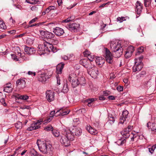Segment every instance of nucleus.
Masks as SVG:
<instances>
[{
	"instance_id": "obj_1",
	"label": "nucleus",
	"mask_w": 156,
	"mask_h": 156,
	"mask_svg": "<svg viewBox=\"0 0 156 156\" xmlns=\"http://www.w3.org/2000/svg\"><path fill=\"white\" fill-rule=\"evenodd\" d=\"M59 140L61 143L66 147L70 145V140H73V137L71 131L67 128L64 129L61 136H59Z\"/></svg>"
},
{
	"instance_id": "obj_2",
	"label": "nucleus",
	"mask_w": 156,
	"mask_h": 156,
	"mask_svg": "<svg viewBox=\"0 0 156 156\" xmlns=\"http://www.w3.org/2000/svg\"><path fill=\"white\" fill-rule=\"evenodd\" d=\"M68 80L71 84L72 87L74 88L79 84L83 85L86 83L85 78L84 77H78L77 75L74 73H71L68 77Z\"/></svg>"
},
{
	"instance_id": "obj_3",
	"label": "nucleus",
	"mask_w": 156,
	"mask_h": 156,
	"mask_svg": "<svg viewBox=\"0 0 156 156\" xmlns=\"http://www.w3.org/2000/svg\"><path fill=\"white\" fill-rule=\"evenodd\" d=\"M133 126H129L127 128H125L121 132L122 137L118 139L116 142L119 145H122L125 144L126 142V139L128 138L130 134L129 132L133 129Z\"/></svg>"
},
{
	"instance_id": "obj_4",
	"label": "nucleus",
	"mask_w": 156,
	"mask_h": 156,
	"mask_svg": "<svg viewBox=\"0 0 156 156\" xmlns=\"http://www.w3.org/2000/svg\"><path fill=\"white\" fill-rule=\"evenodd\" d=\"M110 47L115 57L119 58L122 55L123 48L121 44L111 41L110 44Z\"/></svg>"
},
{
	"instance_id": "obj_5",
	"label": "nucleus",
	"mask_w": 156,
	"mask_h": 156,
	"mask_svg": "<svg viewBox=\"0 0 156 156\" xmlns=\"http://www.w3.org/2000/svg\"><path fill=\"white\" fill-rule=\"evenodd\" d=\"M37 144L39 150L43 154H47L48 151H51V146L48 145L46 141L38 140Z\"/></svg>"
},
{
	"instance_id": "obj_6",
	"label": "nucleus",
	"mask_w": 156,
	"mask_h": 156,
	"mask_svg": "<svg viewBox=\"0 0 156 156\" xmlns=\"http://www.w3.org/2000/svg\"><path fill=\"white\" fill-rule=\"evenodd\" d=\"M143 58V55H141L139 57L135 59L134 65L133 67V72L139 71L143 68L144 65L142 60Z\"/></svg>"
},
{
	"instance_id": "obj_7",
	"label": "nucleus",
	"mask_w": 156,
	"mask_h": 156,
	"mask_svg": "<svg viewBox=\"0 0 156 156\" xmlns=\"http://www.w3.org/2000/svg\"><path fill=\"white\" fill-rule=\"evenodd\" d=\"M44 51L51 52L52 51L54 53L57 51L56 47H55L53 45L50 43L45 41L44 43Z\"/></svg>"
},
{
	"instance_id": "obj_8",
	"label": "nucleus",
	"mask_w": 156,
	"mask_h": 156,
	"mask_svg": "<svg viewBox=\"0 0 156 156\" xmlns=\"http://www.w3.org/2000/svg\"><path fill=\"white\" fill-rule=\"evenodd\" d=\"M93 66L92 65V66ZM88 73L92 77L96 78L99 73L98 69L95 67H92V68L87 69Z\"/></svg>"
},
{
	"instance_id": "obj_9",
	"label": "nucleus",
	"mask_w": 156,
	"mask_h": 156,
	"mask_svg": "<svg viewBox=\"0 0 156 156\" xmlns=\"http://www.w3.org/2000/svg\"><path fill=\"white\" fill-rule=\"evenodd\" d=\"M42 122V121L41 120L34 122L30 126L27 128V130L28 131H32L39 128L41 127L40 125Z\"/></svg>"
},
{
	"instance_id": "obj_10",
	"label": "nucleus",
	"mask_w": 156,
	"mask_h": 156,
	"mask_svg": "<svg viewBox=\"0 0 156 156\" xmlns=\"http://www.w3.org/2000/svg\"><path fill=\"white\" fill-rule=\"evenodd\" d=\"M105 58L107 62L109 64H112L113 62V56L111 53L107 48L105 49Z\"/></svg>"
},
{
	"instance_id": "obj_11",
	"label": "nucleus",
	"mask_w": 156,
	"mask_h": 156,
	"mask_svg": "<svg viewBox=\"0 0 156 156\" xmlns=\"http://www.w3.org/2000/svg\"><path fill=\"white\" fill-rule=\"evenodd\" d=\"M51 74L48 75L47 73L39 72L37 74L38 80L41 82H44L46 81L47 79L49 78L51 76Z\"/></svg>"
},
{
	"instance_id": "obj_12",
	"label": "nucleus",
	"mask_w": 156,
	"mask_h": 156,
	"mask_svg": "<svg viewBox=\"0 0 156 156\" xmlns=\"http://www.w3.org/2000/svg\"><path fill=\"white\" fill-rule=\"evenodd\" d=\"M80 63L87 69L92 68V64L87 59L85 58L81 59L80 61Z\"/></svg>"
},
{
	"instance_id": "obj_13",
	"label": "nucleus",
	"mask_w": 156,
	"mask_h": 156,
	"mask_svg": "<svg viewBox=\"0 0 156 156\" xmlns=\"http://www.w3.org/2000/svg\"><path fill=\"white\" fill-rule=\"evenodd\" d=\"M55 94L54 92L51 91V90H48L46 92V99L49 102L54 101L55 99Z\"/></svg>"
},
{
	"instance_id": "obj_14",
	"label": "nucleus",
	"mask_w": 156,
	"mask_h": 156,
	"mask_svg": "<svg viewBox=\"0 0 156 156\" xmlns=\"http://www.w3.org/2000/svg\"><path fill=\"white\" fill-rule=\"evenodd\" d=\"M79 26V24L76 23H73L69 25L67 24L66 27L70 30H73L75 32L77 31Z\"/></svg>"
},
{
	"instance_id": "obj_15",
	"label": "nucleus",
	"mask_w": 156,
	"mask_h": 156,
	"mask_svg": "<svg viewBox=\"0 0 156 156\" xmlns=\"http://www.w3.org/2000/svg\"><path fill=\"white\" fill-rule=\"evenodd\" d=\"M129 114L128 112L126 110H124L122 112V115L120 118L119 123L123 124L126 119L127 118Z\"/></svg>"
},
{
	"instance_id": "obj_16",
	"label": "nucleus",
	"mask_w": 156,
	"mask_h": 156,
	"mask_svg": "<svg viewBox=\"0 0 156 156\" xmlns=\"http://www.w3.org/2000/svg\"><path fill=\"white\" fill-rule=\"evenodd\" d=\"M143 9V4L139 1H137L136 4L135 10L137 14L140 15Z\"/></svg>"
},
{
	"instance_id": "obj_17",
	"label": "nucleus",
	"mask_w": 156,
	"mask_h": 156,
	"mask_svg": "<svg viewBox=\"0 0 156 156\" xmlns=\"http://www.w3.org/2000/svg\"><path fill=\"white\" fill-rule=\"evenodd\" d=\"M82 133V129L79 127L74 128L72 131H71V133L72 134L73 137L74 135L76 136H80Z\"/></svg>"
},
{
	"instance_id": "obj_18",
	"label": "nucleus",
	"mask_w": 156,
	"mask_h": 156,
	"mask_svg": "<svg viewBox=\"0 0 156 156\" xmlns=\"http://www.w3.org/2000/svg\"><path fill=\"white\" fill-rule=\"evenodd\" d=\"M134 51V47L133 46L128 47L127 50L125 51V57L126 58L130 57Z\"/></svg>"
},
{
	"instance_id": "obj_19",
	"label": "nucleus",
	"mask_w": 156,
	"mask_h": 156,
	"mask_svg": "<svg viewBox=\"0 0 156 156\" xmlns=\"http://www.w3.org/2000/svg\"><path fill=\"white\" fill-rule=\"evenodd\" d=\"M53 32L56 35L58 36L62 35L64 33V30L59 27H56L53 29Z\"/></svg>"
},
{
	"instance_id": "obj_20",
	"label": "nucleus",
	"mask_w": 156,
	"mask_h": 156,
	"mask_svg": "<svg viewBox=\"0 0 156 156\" xmlns=\"http://www.w3.org/2000/svg\"><path fill=\"white\" fill-rule=\"evenodd\" d=\"M24 51L28 55H31L36 52L35 50L31 47H27L26 45H24Z\"/></svg>"
},
{
	"instance_id": "obj_21",
	"label": "nucleus",
	"mask_w": 156,
	"mask_h": 156,
	"mask_svg": "<svg viewBox=\"0 0 156 156\" xmlns=\"http://www.w3.org/2000/svg\"><path fill=\"white\" fill-rule=\"evenodd\" d=\"M151 122H152L151 125L150 126V128L152 131L156 132V117H152Z\"/></svg>"
},
{
	"instance_id": "obj_22",
	"label": "nucleus",
	"mask_w": 156,
	"mask_h": 156,
	"mask_svg": "<svg viewBox=\"0 0 156 156\" xmlns=\"http://www.w3.org/2000/svg\"><path fill=\"white\" fill-rule=\"evenodd\" d=\"M16 84L18 86L21 88L25 87L26 82L23 79H19L16 81Z\"/></svg>"
},
{
	"instance_id": "obj_23",
	"label": "nucleus",
	"mask_w": 156,
	"mask_h": 156,
	"mask_svg": "<svg viewBox=\"0 0 156 156\" xmlns=\"http://www.w3.org/2000/svg\"><path fill=\"white\" fill-rule=\"evenodd\" d=\"M65 64L60 63L57 66L56 68V73L57 74H61L62 73V70Z\"/></svg>"
},
{
	"instance_id": "obj_24",
	"label": "nucleus",
	"mask_w": 156,
	"mask_h": 156,
	"mask_svg": "<svg viewBox=\"0 0 156 156\" xmlns=\"http://www.w3.org/2000/svg\"><path fill=\"white\" fill-rule=\"evenodd\" d=\"M86 129L89 132L93 135H96L98 133L97 130L93 128L90 126H87L86 128Z\"/></svg>"
},
{
	"instance_id": "obj_25",
	"label": "nucleus",
	"mask_w": 156,
	"mask_h": 156,
	"mask_svg": "<svg viewBox=\"0 0 156 156\" xmlns=\"http://www.w3.org/2000/svg\"><path fill=\"white\" fill-rule=\"evenodd\" d=\"M115 121V118L112 114H109L108 115V122L111 124H113Z\"/></svg>"
},
{
	"instance_id": "obj_26",
	"label": "nucleus",
	"mask_w": 156,
	"mask_h": 156,
	"mask_svg": "<svg viewBox=\"0 0 156 156\" xmlns=\"http://www.w3.org/2000/svg\"><path fill=\"white\" fill-rule=\"evenodd\" d=\"M5 97L2 93L0 92V102L5 106L6 105V103L5 101Z\"/></svg>"
},
{
	"instance_id": "obj_27",
	"label": "nucleus",
	"mask_w": 156,
	"mask_h": 156,
	"mask_svg": "<svg viewBox=\"0 0 156 156\" xmlns=\"http://www.w3.org/2000/svg\"><path fill=\"white\" fill-rule=\"evenodd\" d=\"M55 37V34L52 33L47 31L46 34L45 38L51 40Z\"/></svg>"
},
{
	"instance_id": "obj_28",
	"label": "nucleus",
	"mask_w": 156,
	"mask_h": 156,
	"mask_svg": "<svg viewBox=\"0 0 156 156\" xmlns=\"http://www.w3.org/2000/svg\"><path fill=\"white\" fill-rule=\"evenodd\" d=\"M58 112H60L61 116H63L68 114L69 112V111L63 109H60L57 111V113Z\"/></svg>"
},
{
	"instance_id": "obj_29",
	"label": "nucleus",
	"mask_w": 156,
	"mask_h": 156,
	"mask_svg": "<svg viewBox=\"0 0 156 156\" xmlns=\"http://www.w3.org/2000/svg\"><path fill=\"white\" fill-rule=\"evenodd\" d=\"M3 91L7 93L10 92V86L9 83H6L4 85Z\"/></svg>"
},
{
	"instance_id": "obj_30",
	"label": "nucleus",
	"mask_w": 156,
	"mask_h": 156,
	"mask_svg": "<svg viewBox=\"0 0 156 156\" xmlns=\"http://www.w3.org/2000/svg\"><path fill=\"white\" fill-rule=\"evenodd\" d=\"M26 2L27 3L31 4H35L40 3V1L37 0H26Z\"/></svg>"
},
{
	"instance_id": "obj_31",
	"label": "nucleus",
	"mask_w": 156,
	"mask_h": 156,
	"mask_svg": "<svg viewBox=\"0 0 156 156\" xmlns=\"http://www.w3.org/2000/svg\"><path fill=\"white\" fill-rule=\"evenodd\" d=\"M95 101V99L93 98H89L85 101L86 102L88 103V106L89 107L91 106V104Z\"/></svg>"
},
{
	"instance_id": "obj_32",
	"label": "nucleus",
	"mask_w": 156,
	"mask_h": 156,
	"mask_svg": "<svg viewBox=\"0 0 156 156\" xmlns=\"http://www.w3.org/2000/svg\"><path fill=\"white\" fill-rule=\"evenodd\" d=\"M6 28V27L2 21L0 20V31L3 30Z\"/></svg>"
},
{
	"instance_id": "obj_33",
	"label": "nucleus",
	"mask_w": 156,
	"mask_h": 156,
	"mask_svg": "<svg viewBox=\"0 0 156 156\" xmlns=\"http://www.w3.org/2000/svg\"><path fill=\"white\" fill-rule=\"evenodd\" d=\"M146 74V72L145 71H142L140 73L137 75L136 76V79H140L141 77H143Z\"/></svg>"
},
{
	"instance_id": "obj_34",
	"label": "nucleus",
	"mask_w": 156,
	"mask_h": 156,
	"mask_svg": "<svg viewBox=\"0 0 156 156\" xmlns=\"http://www.w3.org/2000/svg\"><path fill=\"white\" fill-rule=\"evenodd\" d=\"M52 133L53 135L55 137H58L59 138V136H61L60 135L59 132L56 130H52Z\"/></svg>"
},
{
	"instance_id": "obj_35",
	"label": "nucleus",
	"mask_w": 156,
	"mask_h": 156,
	"mask_svg": "<svg viewBox=\"0 0 156 156\" xmlns=\"http://www.w3.org/2000/svg\"><path fill=\"white\" fill-rule=\"evenodd\" d=\"M104 60L102 59L101 58H96V62L97 64L98 65H101L103 64L104 62Z\"/></svg>"
},
{
	"instance_id": "obj_36",
	"label": "nucleus",
	"mask_w": 156,
	"mask_h": 156,
	"mask_svg": "<svg viewBox=\"0 0 156 156\" xmlns=\"http://www.w3.org/2000/svg\"><path fill=\"white\" fill-rule=\"evenodd\" d=\"M156 148V144L153 145L151 147L148 148L149 152L152 154L154 152L155 149Z\"/></svg>"
},
{
	"instance_id": "obj_37",
	"label": "nucleus",
	"mask_w": 156,
	"mask_h": 156,
	"mask_svg": "<svg viewBox=\"0 0 156 156\" xmlns=\"http://www.w3.org/2000/svg\"><path fill=\"white\" fill-rule=\"evenodd\" d=\"M69 89L68 87V85L67 83H66L63 88L62 90V92L64 93H67L69 91Z\"/></svg>"
},
{
	"instance_id": "obj_38",
	"label": "nucleus",
	"mask_w": 156,
	"mask_h": 156,
	"mask_svg": "<svg viewBox=\"0 0 156 156\" xmlns=\"http://www.w3.org/2000/svg\"><path fill=\"white\" fill-rule=\"evenodd\" d=\"M143 86L147 88L149 87L151 85V83L150 81H145L143 84Z\"/></svg>"
},
{
	"instance_id": "obj_39",
	"label": "nucleus",
	"mask_w": 156,
	"mask_h": 156,
	"mask_svg": "<svg viewBox=\"0 0 156 156\" xmlns=\"http://www.w3.org/2000/svg\"><path fill=\"white\" fill-rule=\"evenodd\" d=\"M22 122L18 121L15 124V126L17 129H20L22 128Z\"/></svg>"
},
{
	"instance_id": "obj_40",
	"label": "nucleus",
	"mask_w": 156,
	"mask_h": 156,
	"mask_svg": "<svg viewBox=\"0 0 156 156\" xmlns=\"http://www.w3.org/2000/svg\"><path fill=\"white\" fill-rule=\"evenodd\" d=\"M19 97H20V95L17 94H15L11 96L12 99H15V101L16 102H17V100L19 99Z\"/></svg>"
},
{
	"instance_id": "obj_41",
	"label": "nucleus",
	"mask_w": 156,
	"mask_h": 156,
	"mask_svg": "<svg viewBox=\"0 0 156 156\" xmlns=\"http://www.w3.org/2000/svg\"><path fill=\"white\" fill-rule=\"evenodd\" d=\"M51 40L52 43L55 45H57L59 43L58 39L56 38L55 36L54 37V38H53Z\"/></svg>"
},
{
	"instance_id": "obj_42",
	"label": "nucleus",
	"mask_w": 156,
	"mask_h": 156,
	"mask_svg": "<svg viewBox=\"0 0 156 156\" xmlns=\"http://www.w3.org/2000/svg\"><path fill=\"white\" fill-rule=\"evenodd\" d=\"M151 2V0H144V4L145 7H148L149 6Z\"/></svg>"
},
{
	"instance_id": "obj_43",
	"label": "nucleus",
	"mask_w": 156,
	"mask_h": 156,
	"mask_svg": "<svg viewBox=\"0 0 156 156\" xmlns=\"http://www.w3.org/2000/svg\"><path fill=\"white\" fill-rule=\"evenodd\" d=\"M30 154L31 156H37V152L34 149L31 150L30 152Z\"/></svg>"
},
{
	"instance_id": "obj_44",
	"label": "nucleus",
	"mask_w": 156,
	"mask_h": 156,
	"mask_svg": "<svg viewBox=\"0 0 156 156\" xmlns=\"http://www.w3.org/2000/svg\"><path fill=\"white\" fill-rule=\"evenodd\" d=\"M126 20V18L124 17H118L116 20L117 22H119L120 23H122L123 21Z\"/></svg>"
},
{
	"instance_id": "obj_45",
	"label": "nucleus",
	"mask_w": 156,
	"mask_h": 156,
	"mask_svg": "<svg viewBox=\"0 0 156 156\" xmlns=\"http://www.w3.org/2000/svg\"><path fill=\"white\" fill-rule=\"evenodd\" d=\"M19 99L23 100H27L29 97L27 95H20L19 97Z\"/></svg>"
},
{
	"instance_id": "obj_46",
	"label": "nucleus",
	"mask_w": 156,
	"mask_h": 156,
	"mask_svg": "<svg viewBox=\"0 0 156 156\" xmlns=\"http://www.w3.org/2000/svg\"><path fill=\"white\" fill-rule=\"evenodd\" d=\"M45 130L47 131H49L51 130L52 131V130H53V127L51 125H49L45 127L44 128Z\"/></svg>"
},
{
	"instance_id": "obj_47",
	"label": "nucleus",
	"mask_w": 156,
	"mask_h": 156,
	"mask_svg": "<svg viewBox=\"0 0 156 156\" xmlns=\"http://www.w3.org/2000/svg\"><path fill=\"white\" fill-rule=\"evenodd\" d=\"M73 124L75 126H76L80 123V121L79 119H74L73 120Z\"/></svg>"
},
{
	"instance_id": "obj_48",
	"label": "nucleus",
	"mask_w": 156,
	"mask_h": 156,
	"mask_svg": "<svg viewBox=\"0 0 156 156\" xmlns=\"http://www.w3.org/2000/svg\"><path fill=\"white\" fill-rule=\"evenodd\" d=\"M88 58L89 60V61H90V62L91 61H92L94 59V56L92 55L91 53L90 55H89L87 57Z\"/></svg>"
},
{
	"instance_id": "obj_49",
	"label": "nucleus",
	"mask_w": 156,
	"mask_h": 156,
	"mask_svg": "<svg viewBox=\"0 0 156 156\" xmlns=\"http://www.w3.org/2000/svg\"><path fill=\"white\" fill-rule=\"evenodd\" d=\"M53 118H52V117H51L50 116L48 117L46 119H45L44 121V124H45V123H47L48 122H50V121H51L52 120Z\"/></svg>"
},
{
	"instance_id": "obj_50",
	"label": "nucleus",
	"mask_w": 156,
	"mask_h": 156,
	"mask_svg": "<svg viewBox=\"0 0 156 156\" xmlns=\"http://www.w3.org/2000/svg\"><path fill=\"white\" fill-rule=\"evenodd\" d=\"M13 61L16 62L18 60V59L17 58V56L14 54H11V55Z\"/></svg>"
},
{
	"instance_id": "obj_51",
	"label": "nucleus",
	"mask_w": 156,
	"mask_h": 156,
	"mask_svg": "<svg viewBox=\"0 0 156 156\" xmlns=\"http://www.w3.org/2000/svg\"><path fill=\"white\" fill-rule=\"evenodd\" d=\"M25 34L23 33L20 34L19 35H16L14 36V37H12L10 36V38H12V39H15L18 37H22L23 36L25 35Z\"/></svg>"
},
{
	"instance_id": "obj_52",
	"label": "nucleus",
	"mask_w": 156,
	"mask_h": 156,
	"mask_svg": "<svg viewBox=\"0 0 156 156\" xmlns=\"http://www.w3.org/2000/svg\"><path fill=\"white\" fill-rule=\"evenodd\" d=\"M91 53L87 50H86L83 52V54L85 57H87Z\"/></svg>"
},
{
	"instance_id": "obj_53",
	"label": "nucleus",
	"mask_w": 156,
	"mask_h": 156,
	"mask_svg": "<svg viewBox=\"0 0 156 156\" xmlns=\"http://www.w3.org/2000/svg\"><path fill=\"white\" fill-rule=\"evenodd\" d=\"M47 32V31H45L44 30H41L40 31V34L41 36L44 37L45 38L46 37V34Z\"/></svg>"
},
{
	"instance_id": "obj_54",
	"label": "nucleus",
	"mask_w": 156,
	"mask_h": 156,
	"mask_svg": "<svg viewBox=\"0 0 156 156\" xmlns=\"http://www.w3.org/2000/svg\"><path fill=\"white\" fill-rule=\"evenodd\" d=\"M123 87L122 86H118L117 87V90L119 91H123Z\"/></svg>"
},
{
	"instance_id": "obj_55",
	"label": "nucleus",
	"mask_w": 156,
	"mask_h": 156,
	"mask_svg": "<svg viewBox=\"0 0 156 156\" xmlns=\"http://www.w3.org/2000/svg\"><path fill=\"white\" fill-rule=\"evenodd\" d=\"M103 94L105 96H107L110 94V92L107 90L104 91L103 92Z\"/></svg>"
},
{
	"instance_id": "obj_56",
	"label": "nucleus",
	"mask_w": 156,
	"mask_h": 156,
	"mask_svg": "<svg viewBox=\"0 0 156 156\" xmlns=\"http://www.w3.org/2000/svg\"><path fill=\"white\" fill-rule=\"evenodd\" d=\"M27 74L30 75L35 76L36 75V73L31 71H29L27 73Z\"/></svg>"
},
{
	"instance_id": "obj_57",
	"label": "nucleus",
	"mask_w": 156,
	"mask_h": 156,
	"mask_svg": "<svg viewBox=\"0 0 156 156\" xmlns=\"http://www.w3.org/2000/svg\"><path fill=\"white\" fill-rule=\"evenodd\" d=\"M27 42L30 44H32L33 43V41L30 38H28L27 40Z\"/></svg>"
},
{
	"instance_id": "obj_58",
	"label": "nucleus",
	"mask_w": 156,
	"mask_h": 156,
	"mask_svg": "<svg viewBox=\"0 0 156 156\" xmlns=\"http://www.w3.org/2000/svg\"><path fill=\"white\" fill-rule=\"evenodd\" d=\"M37 19V17H35L34 18L32 19L29 22V23L30 24H31L32 23H34L35 22Z\"/></svg>"
},
{
	"instance_id": "obj_59",
	"label": "nucleus",
	"mask_w": 156,
	"mask_h": 156,
	"mask_svg": "<svg viewBox=\"0 0 156 156\" xmlns=\"http://www.w3.org/2000/svg\"><path fill=\"white\" fill-rule=\"evenodd\" d=\"M137 50L140 51V52L142 53L144 51V48L143 47H141L138 48Z\"/></svg>"
},
{
	"instance_id": "obj_60",
	"label": "nucleus",
	"mask_w": 156,
	"mask_h": 156,
	"mask_svg": "<svg viewBox=\"0 0 156 156\" xmlns=\"http://www.w3.org/2000/svg\"><path fill=\"white\" fill-rule=\"evenodd\" d=\"M16 30H10V36H11L12 37H14V36H13V35L16 34Z\"/></svg>"
},
{
	"instance_id": "obj_61",
	"label": "nucleus",
	"mask_w": 156,
	"mask_h": 156,
	"mask_svg": "<svg viewBox=\"0 0 156 156\" xmlns=\"http://www.w3.org/2000/svg\"><path fill=\"white\" fill-rule=\"evenodd\" d=\"M55 111H53L51 112L49 116L52 117V118H53V116L54 115L55 116Z\"/></svg>"
},
{
	"instance_id": "obj_62",
	"label": "nucleus",
	"mask_w": 156,
	"mask_h": 156,
	"mask_svg": "<svg viewBox=\"0 0 156 156\" xmlns=\"http://www.w3.org/2000/svg\"><path fill=\"white\" fill-rule=\"evenodd\" d=\"M15 49H16L17 51H18L19 50H20V48L18 46H14V47H12V50H13L14 51H15Z\"/></svg>"
},
{
	"instance_id": "obj_63",
	"label": "nucleus",
	"mask_w": 156,
	"mask_h": 156,
	"mask_svg": "<svg viewBox=\"0 0 156 156\" xmlns=\"http://www.w3.org/2000/svg\"><path fill=\"white\" fill-rule=\"evenodd\" d=\"M108 98V99L111 100H114L115 99L114 96L112 95L109 96Z\"/></svg>"
},
{
	"instance_id": "obj_64",
	"label": "nucleus",
	"mask_w": 156,
	"mask_h": 156,
	"mask_svg": "<svg viewBox=\"0 0 156 156\" xmlns=\"http://www.w3.org/2000/svg\"><path fill=\"white\" fill-rule=\"evenodd\" d=\"M31 9L32 11L37 10V8L36 6H34L31 7Z\"/></svg>"
}]
</instances>
